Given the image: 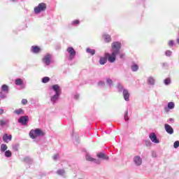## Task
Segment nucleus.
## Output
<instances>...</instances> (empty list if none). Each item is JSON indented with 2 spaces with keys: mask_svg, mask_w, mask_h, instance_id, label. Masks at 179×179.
Here are the masks:
<instances>
[{
  "mask_svg": "<svg viewBox=\"0 0 179 179\" xmlns=\"http://www.w3.org/2000/svg\"><path fill=\"white\" fill-rule=\"evenodd\" d=\"M45 133L41 129H32L29 132V136L31 139H36L38 136H44Z\"/></svg>",
  "mask_w": 179,
  "mask_h": 179,
  "instance_id": "nucleus-1",
  "label": "nucleus"
},
{
  "mask_svg": "<svg viewBox=\"0 0 179 179\" xmlns=\"http://www.w3.org/2000/svg\"><path fill=\"white\" fill-rule=\"evenodd\" d=\"M52 89L55 92H56V94L51 98V101L53 103H55L57 100H58V97H59V94H61V90L59 89V85H54L52 86Z\"/></svg>",
  "mask_w": 179,
  "mask_h": 179,
  "instance_id": "nucleus-2",
  "label": "nucleus"
},
{
  "mask_svg": "<svg viewBox=\"0 0 179 179\" xmlns=\"http://www.w3.org/2000/svg\"><path fill=\"white\" fill-rule=\"evenodd\" d=\"M47 9V4L45 3H41L38 5V6H36L34 8V13L36 15H38V13H41V12H44Z\"/></svg>",
  "mask_w": 179,
  "mask_h": 179,
  "instance_id": "nucleus-3",
  "label": "nucleus"
},
{
  "mask_svg": "<svg viewBox=\"0 0 179 179\" xmlns=\"http://www.w3.org/2000/svg\"><path fill=\"white\" fill-rule=\"evenodd\" d=\"M120 50H121V43L119 41L113 42L112 43V52L120 54Z\"/></svg>",
  "mask_w": 179,
  "mask_h": 179,
  "instance_id": "nucleus-4",
  "label": "nucleus"
},
{
  "mask_svg": "<svg viewBox=\"0 0 179 179\" xmlns=\"http://www.w3.org/2000/svg\"><path fill=\"white\" fill-rule=\"evenodd\" d=\"M118 53H116L115 52H112L111 55L108 54V53H106L105 54V57H107L108 61H109V62H115V58H116V55Z\"/></svg>",
  "mask_w": 179,
  "mask_h": 179,
  "instance_id": "nucleus-5",
  "label": "nucleus"
},
{
  "mask_svg": "<svg viewBox=\"0 0 179 179\" xmlns=\"http://www.w3.org/2000/svg\"><path fill=\"white\" fill-rule=\"evenodd\" d=\"M67 52H69V54H70V61H72V59L75 58V56L76 55V51H75V49H73V48L69 47L67 48Z\"/></svg>",
  "mask_w": 179,
  "mask_h": 179,
  "instance_id": "nucleus-6",
  "label": "nucleus"
},
{
  "mask_svg": "<svg viewBox=\"0 0 179 179\" xmlns=\"http://www.w3.org/2000/svg\"><path fill=\"white\" fill-rule=\"evenodd\" d=\"M18 122L22 124V125H27V122H29V116H21L18 120Z\"/></svg>",
  "mask_w": 179,
  "mask_h": 179,
  "instance_id": "nucleus-7",
  "label": "nucleus"
},
{
  "mask_svg": "<svg viewBox=\"0 0 179 179\" xmlns=\"http://www.w3.org/2000/svg\"><path fill=\"white\" fill-rule=\"evenodd\" d=\"M43 62L46 65H50V64H51V55L48 54L45 55L43 59Z\"/></svg>",
  "mask_w": 179,
  "mask_h": 179,
  "instance_id": "nucleus-8",
  "label": "nucleus"
},
{
  "mask_svg": "<svg viewBox=\"0 0 179 179\" xmlns=\"http://www.w3.org/2000/svg\"><path fill=\"white\" fill-rule=\"evenodd\" d=\"M164 128L165 131L167 132V134H169V135L174 134V129H173V127H171V126H170L169 124H165Z\"/></svg>",
  "mask_w": 179,
  "mask_h": 179,
  "instance_id": "nucleus-9",
  "label": "nucleus"
},
{
  "mask_svg": "<svg viewBox=\"0 0 179 179\" xmlns=\"http://www.w3.org/2000/svg\"><path fill=\"white\" fill-rule=\"evenodd\" d=\"M3 141L6 143H9V142H10V141H12V135L10 134L8 136V134H4L3 135Z\"/></svg>",
  "mask_w": 179,
  "mask_h": 179,
  "instance_id": "nucleus-10",
  "label": "nucleus"
},
{
  "mask_svg": "<svg viewBox=\"0 0 179 179\" xmlns=\"http://www.w3.org/2000/svg\"><path fill=\"white\" fill-rule=\"evenodd\" d=\"M150 139L154 143H159V139H157V136H156V134L152 133L149 136Z\"/></svg>",
  "mask_w": 179,
  "mask_h": 179,
  "instance_id": "nucleus-11",
  "label": "nucleus"
},
{
  "mask_svg": "<svg viewBox=\"0 0 179 179\" xmlns=\"http://www.w3.org/2000/svg\"><path fill=\"white\" fill-rule=\"evenodd\" d=\"M134 162L136 166H141V164H142V159L139 156H136L134 159Z\"/></svg>",
  "mask_w": 179,
  "mask_h": 179,
  "instance_id": "nucleus-12",
  "label": "nucleus"
},
{
  "mask_svg": "<svg viewBox=\"0 0 179 179\" xmlns=\"http://www.w3.org/2000/svg\"><path fill=\"white\" fill-rule=\"evenodd\" d=\"M99 159H103V160H108V156L105 155L103 152H99L96 155Z\"/></svg>",
  "mask_w": 179,
  "mask_h": 179,
  "instance_id": "nucleus-13",
  "label": "nucleus"
},
{
  "mask_svg": "<svg viewBox=\"0 0 179 179\" xmlns=\"http://www.w3.org/2000/svg\"><path fill=\"white\" fill-rule=\"evenodd\" d=\"M31 51L34 54H38L41 51V48L37 45H34L31 47Z\"/></svg>",
  "mask_w": 179,
  "mask_h": 179,
  "instance_id": "nucleus-14",
  "label": "nucleus"
},
{
  "mask_svg": "<svg viewBox=\"0 0 179 179\" xmlns=\"http://www.w3.org/2000/svg\"><path fill=\"white\" fill-rule=\"evenodd\" d=\"M86 160H87L88 162H94L95 163H97V164H100V162L99 161V159H94L90 155L86 156Z\"/></svg>",
  "mask_w": 179,
  "mask_h": 179,
  "instance_id": "nucleus-15",
  "label": "nucleus"
},
{
  "mask_svg": "<svg viewBox=\"0 0 179 179\" xmlns=\"http://www.w3.org/2000/svg\"><path fill=\"white\" fill-rule=\"evenodd\" d=\"M123 96L126 101H128L129 100V92H128V90H123Z\"/></svg>",
  "mask_w": 179,
  "mask_h": 179,
  "instance_id": "nucleus-16",
  "label": "nucleus"
},
{
  "mask_svg": "<svg viewBox=\"0 0 179 179\" xmlns=\"http://www.w3.org/2000/svg\"><path fill=\"white\" fill-rule=\"evenodd\" d=\"M103 38L106 41V43H110L111 41V36L108 34H104L103 35Z\"/></svg>",
  "mask_w": 179,
  "mask_h": 179,
  "instance_id": "nucleus-17",
  "label": "nucleus"
},
{
  "mask_svg": "<svg viewBox=\"0 0 179 179\" xmlns=\"http://www.w3.org/2000/svg\"><path fill=\"white\" fill-rule=\"evenodd\" d=\"M14 114H16L17 115H20L24 114V110L22 108L17 109L14 110Z\"/></svg>",
  "mask_w": 179,
  "mask_h": 179,
  "instance_id": "nucleus-18",
  "label": "nucleus"
},
{
  "mask_svg": "<svg viewBox=\"0 0 179 179\" xmlns=\"http://www.w3.org/2000/svg\"><path fill=\"white\" fill-rule=\"evenodd\" d=\"M107 63V57H101L99 59V64L100 65H104V64Z\"/></svg>",
  "mask_w": 179,
  "mask_h": 179,
  "instance_id": "nucleus-19",
  "label": "nucleus"
},
{
  "mask_svg": "<svg viewBox=\"0 0 179 179\" xmlns=\"http://www.w3.org/2000/svg\"><path fill=\"white\" fill-rule=\"evenodd\" d=\"M8 122H9V120L4 119L0 120V127H5V125H8Z\"/></svg>",
  "mask_w": 179,
  "mask_h": 179,
  "instance_id": "nucleus-20",
  "label": "nucleus"
},
{
  "mask_svg": "<svg viewBox=\"0 0 179 179\" xmlns=\"http://www.w3.org/2000/svg\"><path fill=\"white\" fill-rule=\"evenodd\" d=\"M86 51L88 54H91V55H94V54H96V50H94V49L87 48Z\"/></svg>",
  "mask_w": 179,
  "mask_h": 179,
  "instance_id": "nucleus-21",
  "label": "nucleus"
},
{
  "mask_svg": "<svg viewBox=\"0 0 179 179\" xmlns=\"http://www.w3.org/2000/svg\"><path fill=\"white\" fill-rule=\"evenodd\" d=\"M15 85H17V86H20V85H23V80L20 78L16 79Z\"/></svg>",
  "mask_w": 179,
  "mask_h": 179,
  "instance_id": "nucleus-22",
  "label": "nucleus"
},
{
  "mask_svg": "<svg viewBox=\"0 0 179 179\" xmlns=\"http://www.w3.org/2000/svg\"><path fill=\"white\" fill-rule=\"evenodd\" d=\"M7 150H8V145H6V144H1V152H5Z\"/></svg>",
  "mask_w": 179,
  "mask_h": 179,
  "instance_id": "nucleus-23",
  "label": "nucleus"
},
{
  "mask_svg": "<svg viewBox=\"0 0 179 179\" xmlns=\"http://www.w3.org/2000/svg\"><path fill=\"white\" fill-rule=\"evenodd\" d=\"M138 69H139V66H138L137 64H133L131 66V70L133 71V72H136V71H138Z\"/></svg>",
  "mask_w": 179,
  "mask_h": 179,
  "instance_id": "nucleus-24",
  "label": "nucleus"
},
{
  "mask_svg": "<svg viewBox=\"0 0 179 179\" xmlns=\"http://www.w3.org/2000/svg\"><path fill=\"white\" fill-rule=\"evenodd\" d=\"M148 82L150 83V85H155V79L152 77L148 78Z\"/></svg>",
  "mask_w": 179,
  "mask_h": 179,
  "instance_id": "nucleus-25",
  "label": "nucleus"
},
{
  "mask_svg": "<svg viewBox=\"0 0 179 179\" xmlns=\"http://www.w3.org/2000/svg\"><path fill=\"white\" fill-rule=\"evenodd\" d=\"M1 90H3V92H8V90H9V87H8V85H3L1 87Z\"/></svg>",
  "mask_w": 179,
  "mask_h": 179,
  "instance_id": "nucleus-26",
  "label": "nucleus"
},
{
  "mask_svg": "<svg viewBox=\"0 0 179 179\" xmlns=\"http://www.w3.org/2000/svg\"><path fill=\"white\" fill-rule=\"evenodd\" d=\"M5 156L6 157H10L12 156V152L10 150H6L5 152Z\"/></svg>",
  "mask_w": 179,
  "mask_h": 179,
  "instance_id": "nucleus-27",
  "label": "nucleus"
},
{
  "mask_svg": "<svg viewBox=\"0 0 179 179\" xmlns=\"http://www.w3.org/2000/svg\"><path fill=\"white\" fill-rule=\"evenodd\" d=\"M42 82H43V83H48V82H50V78L49 77H44L42 79Z\"/></svg>",
  "mask_w": 179,
  "mask_h": 179,
  "instance_id": "nucleus-28",
  "label": "nucleus"
},
{
  "mask_svg": "<svg viewBox=\"0 0 179 179\" xmlns=\"http://www.w3.org/2000/svg\"><path fill=\"white\" fill-rule=\"evenodd\" d=\"M168 108L170 109V110H173V108H174V103L173 102H169L168 103Z\"/></svg>",
  "mask_w": 179,
  "mask_h": 179,
  "instance_id": "nucleus-29",
  "label": "nucleus"
},
{
  "mask_svg": "<svg viewBox=\"0 0 179 179\" xmlns=\"http://www.w3.org/2000/svg\"><path fill=\"white\" fill-rule=\"evenodd\" d=\"M57 173L59 176H63L65 173V171L64 169H59Z\"/></svg>",
  "mask_w": 179,
  "mask_h": 179,
  "instance_id": "nucleus-30",
  "label": "nucleus"
},
{
  "mask_svg": "<svg viewBox=\"0 0 179 179\" xmlns=\"http://www.w3.org/2000/svg\"><path fill=\"white\" fill-rule=\"evenodd\" d=\"M171 82V80L170 78H166L164 80V84L165 85H170Z\"/></svg>",
  "mask_w": 179,
  "mask_h": 179,
  "instance_id": "nucleus-31",
  "label": "nucleus"
},
{
  "mask_svg": "<svg viewBox=\"0 0 179 179\" xmlns=\"http://www.w3.org/2000/svg\"><path fill=\"white\" fill-rule=\"evenodd\" d=\"M21 103H22V106H26V104H27V103H28L27 99H22Z\"/></svg>",
  "mask_w": 179,
  "mask_h": 179,
  "instance_id": "nucleus-32",
  "label": "nucleus"
},
{
  "mask_svg": "<svg viewBox=\"0 0 179 179\" xmlns=\"http://www.w3.org/2000/svg\"><path fill=\"white\" fill-rule=\"evenodd\" d=\"M178 146H179V141H175L173 143V148H175V149H177V148H178Z\"/></svg>",
  "mask_w": 179,
  "mask_h": 179,
  "instance_id": "nucleus-33",
  "label": "nucleus"
},
{
  "mask_svg": "<svg viewBox=\"0 0 179 179\" xmlns=\"http://www.w3.org/2000/svg\"><path fill=\"white\" fill-rule=\"evenodd\" d=\"M124 120L126 121H128L129 120V118H128V110H126L124 113Z\"/></svg>",
  "mask_w": 179,
  "mask_h": 179,
  "instance_id": "nucleus-34",
  "label": "nucleus"
},
{
  "mask_svg": "<svg viewBox=\"0 0 179 179\" xmlns=\"http://www.w3.org/2000/svg\"><path fill=\"white\" fill-rule=\"evenodd\" d=\"M107 83L108 85H113V80L110 79V78H108L107 79Z\"/></svg>",
  "mask_w": 179,
  "mask_h": 179,
  "instance_id": "nucleus-35",
  "label": "nucleus"
},
{
  "mask_svg": "<svg viewBox=\"0 0 179 179\" xmlns=\"http://www.w3.org/2000/svg\"><path fill=\"white\" fill-rule=\"evenodd\" d=\"M117 88L119 89V90H122V89H124V87L122 86V85L118 84Z\"/></svg>",
  "mask_w": 179,
  "mask_h": 179,
  "instance_id": "nucleus-36",
  "label": "nucleus"
},
{
  "mask_svg": "<svg viewBox=\"0 0 179 179\" xmlns=\"http://www.w3.org/2000/svg\"><path fill=\"white\" fill-rule=\"evenodd\" d=\"M166 57H170V55H171V51L167 50L166 52Z\"/></svg>",
  "mask_w": 179,
  "mask_h": 179,
  "instance_id": "nucleus-37",
  "label": "nucleus"
},
{
  "mask_svg": "<svg viewBox=\"0 0 179 179\" xmlns=\"http://www.w3.org/2000/svg\"><path fill=\"white\" fill-rule=\"evenodd\" d=\"M80 22L78 20H76L73 22V24H79Z\"/></svg>",
  "mask_w": 179,
  "mask_h": 179,
  "instance_id": "nucleus-38",
  "label": "nucleus"
},
{
  "mask_svg": "<svg viewBox=\"0 0 179 179\" xmlns=\"http://www.w3.org/2000/svg\"><path fill=\"white\" fill-rule=\"evenodd\" d=\"M174 45V42L173 41H169V45L172 46Z\"/></svg>",
  "mask_w": 179,
  "mask_h": 179,
  "instance_id": "nucleus-39",
  "label": "nucleus"
},
{
  "mask_svg": "<svg viewBox=\"0 0 179 179\" xmlns=\"http://www.w3.org/2000/svg\"><path fill=\"white\" fill-rule=\"evenodd\" d=\"M5 113V110L3 108H0V115H2Z\"/></svg>",
  "mask_w": 179,
  "mask_h": 179,
  "instance_id": "nucleus-40",
  "label": "nucleus"
},
{
  "mask_svg": "<svg viewBox=\"0 0 179 179\" xmlns=\"http://www.w3.org/2000/svg\"><path fill=\"white\" fill-rule=\"evenodd\" d=\"M57 159H58V155H55L53 156V159H54V160H57Z\"/></svg>",
  "mask_w": 179,
  "mask_h": 179,
  "instance_id": "nucleus-41",
  "label": "nucleus"
},
{
  "mask_svg": "<svg viewBox=\"0 0 179 179\" xmlns=\"http://www.w3.org/2000/svg\"><path fill=\"white\" fill-rule=\"evenodd\" d=\"M123 57H124V55H122V54L120 55V58H122Z\"/></svg>",
  "mask_w": 179,
  "mask_h": 179,
  "instance_id": "nucleus-42",
  "label": "nucleus"
},
{
  "mask_svg": "<svg viewBox=\"0 0 179 179\" xmlns=\"http://www.w3.org/2000/svg\"><path fill=\"white\" fill-rule=\"evenodd\" d=\"M76 99H78V96H76Z\"/></svg>",
  "mask_w": 179,
  "mask_h": 179,
  "instance_id": "nucleus-43",
  "label": "nucleus"
},
{
  "mask_svg": "<svg viewBox=\"0 0 179 179\" xmlns=\"http://www.w3.org/2000/svg\"><path fill=\"white\" fill-rule=\"evenodd\" d=\"M12 1H15V0H12Z\"/></svg>",
  "mask_w": 179,
  "mask_h": 179,
  "instance_id": "nucleus-44",
  "label": "nucleus"
}]
</instances>
